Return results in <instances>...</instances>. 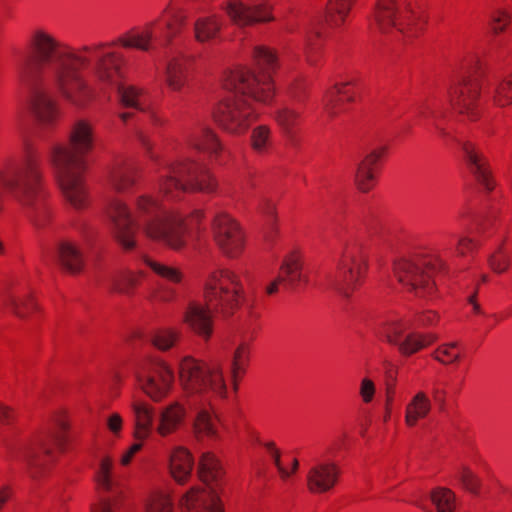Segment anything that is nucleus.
<instances>
[{
    "label": "nucleus",
    "mask_w": 512,
    "mask_h": 512,
    "mask_svg": "<svg viewBox=\"0 0 512 512\" xmlns=\"http://www.w3.org/2000/svg\"><path fill=\"white\" fill-rule=\"evenodd\" d=\"M31 57L28 74L30 110L41 126L57 117L56 95L82 107L91 98L88 71L101 89L115 87L125 107L143 110L142 90L120 82L123 57L109 43L97 42L72 47L44 28L34 29L27 40Z\"/></svg>",
    "instance_id": "f257e3e1"
},
{
    "label": "nucleus",
    "mask_w": 512,
    "mask_h": 512,
    "mask_svg": "<svg viewBox=\"0 0 512 512\" xmlns=\"http://www.w3.org/2000/svg\"><path fill=\"white\" fill-rule=\"evenodd\" d=\"M110 229L117 242L126 250L135 247L138 229L173 250L186 245V235L192 222H199L203 212L195 210L190 222L176 211L165 209L150 193H142L133 201V212L128 205L116 196H108L104 207Z\"/></svg>",
    "instance_id": "f03ea898"
},
{
    "label": "nucleus",
    "mask_w": 512,
    "mask_h": 512,
    "mask_svg": "<svg viewBox=\"0 0 512 512\" xmlns=\"http://www.w3.org/2000/svg\"><path fill=\"white\" fill-rule=\"evenodd\" d=\"M253 59L255 69L229 71L223 79L224 88L233 92L234 97L218 105L214 118L230 134L246 132L256 119L252 101L268 103L274 96L272 75L278 67L276 54L267 47L257 46Z\"/></svg>",
    "instance_id": "7ed1b4c3"
},
{
    "label": "nucleus",
    "mask_w": 512,
    "mask_h": 512,
    "mask_svg": "<svg viewBox=\"0 0 512 512\" xmlns=\"http://www.w3.org/2000/svg\"><path fill=\"white\" fill-rule=\"evenodd\" d=\"M181 387L189 397L188 405L196 410L194 431L198 438H216V419L206 408L212 398H225L227 385L221 361L217 358L203 361L184 356L178 364Z\"/></svg>",
    "instance_id": "20e7f679"
},
{
    "label": "nucleus",
    "mask_w": 512,
    "mask_h": 512,
    "mask_svg": "<svg viewBox=\"0 0 512 512\" xmlns=\"http://www.w3.org/2000/svg\"><path fill=\"white\" fill-rule=\"evenodd\" d=\"M92 147L91 126L85 121H78L71 130L69 145L54 144L48 154L65 200L77 210L88 205V192L83 178L84 157Z\"/></svg>",
    "instance_id": "39448f33"
},
{
    "label": "nucleus",
    "mask_w": 512,
    "mask_h": 512,
    "mask_svg": "<svg viewBox=\"0 0 512 512\" xmlns=\"http://www.w3.org/2000/svg\"><path fill=\"white\" fill-rule=\"evenodd\" d=\"M241 284L230 270H218L210 275L204 286L203 300L191 299L184 310V322L200 337L208 340L213 332L216 315L229 317L238 305Z\"/></svg>",
    "instance_id": "423d86ee"
},
{
    "label": "nucleus",
    "mask_w": 512,
    "mask_h": 512,
    "mask_svg": "<svg viewBox=\"0 0 512 512\" xmlns=\"http://www.w3.org/2000/svg\"><path fill=\"white\" fill-rule=\"evenodd\" d=\"M135 137L147 156L162 166L159 170V189L166 197L176 199L186 191L212 193L216 190V182L202 164L182 158L162 165L157 155L152 152L153 144L149 133L137 129Z\"/></svg>",
    "instance_id": "0eeeda50"
},
{
    "label": "nucleus",
    "mask_w": 512,
    "mask_h": 512,
    "mask_svg": "<svg viewBox=\"0 0 512 512\" xmlns=\"http://www.w3.org/2000/svg\"><path fill=\"white\" fill-rule=\"evenodd\" d=\"M444 267V262L436 254H413L394 263V274L407 292L418 297L433 294V276Z\"/></svg>",
    "instance_id": "6e6552de"
},
{
    "label": "nucleus",
    "mask_w": 512,
    "mask_h": 512,
    "mask_svg": "<svg viewBox=\"0 0 512 512\" xmlns=\"http://www.w3.org/2000/svg\"><path fill=\"white\" fill-rule=\"evenodd\" d=\"M198 473L207 488H192L183 496L181 505L188 511L223 512L217 491L222 471L213 454L207 452L202 455Z\"/></svg>",
    "instance_id": "1a4fd4ad"
},
{
    "label": "nucleus",
    "mask_w": 512,
    "mask_h": 512,
    "mask_svg": "<svg viewBox=\"0 0 512 512\" xmlns=\"http://www.w3.org/2000/svg\"><path fill=\"white\" fill-rule=\"evenodd\" d=\"M58 430L50 432L46 439L25 442L10 453V458L23 463L30 470L31 476L36 477L37 470L44 467L53 459L52 446L62 449L65 444L64 431L66 423L59 420Z\"/></svg>",
    "instance_id": "9d476101"
},
{
    "label": "nucleus",
    "mask_w": 512,
    "mask_h": 512,
    "mask_svg": "<svg viewBox=\"0 0 512 512\" xmlns=\"http://www.w3.org/2000/svg\"><path fill=\"white\" fill-rule=\"evenodd\" d=\"M365 270V261L358 248L348 247L342 254L337 273L329 279V285L340 296L348 299Z\"/></svg>",
    "instance_id": "9b49d317"
},
{
    "label": "nucleus",
    "mask_w": 512,
    "mask_h": 512,
    "mask_svg": "<svg viewBox=\"0 0 512 512\" xmlns=\"http://www.w3.org/2000/svg\"><path fill=\"white\" fill-rule=\"evenodd\" d=\"M482 77L481 72L462 76L450 87L448 92V101L452 108L472 120L479 115L478 99Z\"/></svg>",
    "instance_id": "f8f14e48"
},
{
    "label": "nucleus",
    "mask_w": 512,
    "mask_h": 512,
    "mask_svg": "<svg viewBox=\"0 0 512 512\" xmlns=\"http://www.w3.org/2000/svg\"><path fill=\"white\" fill-rule=\"evenodd\" d=\"M137 381L152 400L159 401L170 392L174 382V372L162 360H149L138 371Z\"/></svg>",
    "instance_id": "ddd939ff"
},
{
    "label": "nucleus",
    "mask_w": 512,
    "mask_h": 512,
    "mask_svg": "<svg viewBox=\"0 0 512 512\" xmlns=\"http://www.w3.org/2000/svg\"><path fill=\"white\" fill-rule=\"evenodd\" d=\"M221 9L230 21L240 28L268 23L275 19L272 6L262 0H226L222 3Z\"/></svg>",
    "instance_id": "4468645a"
},
{
    "label": "nucleus",
    "mask_w": 512,
    "mask_h": 512,
    "mask_svg": "<svg viewBox=\"0 0 512 512\" xmlns=\"http://www.w3.org/2000/svg\"><path fill=\"white\" fill-rule=\"evenodd\" d=\"M408 329L409 323L402 319L391 321L384 328V337L387 342L397 346L404 356H410L438 339L434 333H406Z\"/></svg>",
    "instance_id": "2eb2a0df"
},
{
    "label": "nucleus",
    "mask_w": 512,
    "mask_h": 512,
    "mask_svg": "<svg viewBox=\"0 0 512 512\" xmlns=\"http://www.w3.org/2000/svg\"><path fill=\"white\" fill-rule=\"evenodd\" d=\"M412 25L410 16L404 15L399 9L395 0H377L371 16V28L386 33L390 28L409 37L415 35L410 33L407 27Z\"/></svg>",
    "instance_id": "dca6fc26"
},
{
    "label": "nucleus",
    "mask_w": 512,
    "mask_h": 512,
    "mask_svg": "<svg viewBox=\"0 0 512 512\" xmlns=\"http://www.w3.org/2000/svg\"><path fill=\"white\" fill-rule=\"evenodd\" d=\"M214 239L228 256L238 255L244 247L243 232L238 223L228 214L218 213L212 223Z\"/></svg>",
    "instance_id": "f3484780"
},
{
    "label": "nucleus",
    "mask_w": 512,
    "mask_h": 512,
    "mask_svg": "<svg viewBox=\"0 0 512 512\" xmlns=\"http://www.w3.org/2000/svg\"><path fill=\"white\" fill-rule=\"evenodd\" d=\"M307 283L308 279L302 273L299 257L295 253H291L283 259L278 276L266 286V292L269 295L275 294L279 285L286 290L299 291Z\"/></svg>",
    "instance_id": "a211bd4d"
},
{
    "label": "nucleus",
    "mask_w": 512,
    "mask_h": 512,
    "mask_svg": "<svg viewBox=\"0 0 512 512\" xmlns=\"http://www.w3.org/2000/svg\"><path fill=\"white\" fill-rule=\"evenodd\" d=\"M455 140L464 152L470 173L485 191L491 192L495 187V182L486 157L472 143L458 139Z\"/></svg>",
    "instance_id": "6ab92c4d"
},
{
    "label": "nucleus",
    "mask_w": 512,
    "mask_h": 512,
    "mask_svg": "<svg viewBox=\"0 0 512 512\" xmlns=\"http://www.w3.org/2000/svg\"><path fill=\"white\" fill-rule=\"evenodd\" d=\"M340 476V469L332 461H318L307 473V487L311 493H326L334 488Z\"/></svg>",
    "instance_id": "aec40b11"
},
{
    "label": "nucleus",
    "mask_w": 512,
    "mask_h": 512,
    "mask_svg": "<svg viewBox=\"0 0 512 512\" xmlns=\"http://www.w3.org/2000/svg\"><path fill=\"white\" fill-rule=\"evenodd\" d=\"M354 0H330L327 5L326 15L323 22H319L311 30V35L306 39L309 49H313L314 43L312 37H321L326 28L337 29L341 27L351 9Z\"/></svg>",
    "instance_id": "412c9836"
},
{
    "label": "nucleus",
    "mask_w": 512,
    "mask_h": 512,
    "mask_svg": "<svg viewBox=\"0 0 512 512\" xmlns=\"http://www.w3.org/2000/svg\"><path fill=\"white\" fill-rule=\"evenodd\" d=\"M186 414L184 405L177 401L163 407L159 412L157 433L165 437L175 432L184 422Z\"/></svg>",
    "instance_id": "4be33fe9"
},
{
    "label": "nucleus",
    "mask_w": 512,
    "mask_h": 512,
    "mask_svg": "<svg viewBox=\"0 0 512 512\" xmlns=\"http://www.w3.org/2000/svg\"><path fill=\"white\" fill-rule=\"evenodd\" d=\"M56 259L64 270L79 273L84 266V256L79 246L70 240H62L56 248Z\"/></svg>",
    "instance_id": "5701e85b"
},
{
    "label": "nucleus",
    "mask_w": 512,
    "mask_h": 512,
    "mask_svg": "<svg viewBox=\"0 0 512 512\" xmlns=\"http://www.w3.org/2000/svg\"><path fill=\"white\" fill-rule=\"evenodd\" d=\"M385 153V148H378L367 154L362 161L357 164L355 173V183L362 192H368L375 183V174L373 167Z\"/></svg>",
    "instance_id": "b1692460"
},
{
    "label": "nucleus",
    "mask_w": 512,
    "mask_h": 512,
    "mask_svg": "<svg viewBox=\"0 0 512 512\" xmlns=\"http://www.w3.org/2000/svg\"><path fill=\"white\" fill-rule=\"evenodd\" d=\"M157 20L146 23L142 27H135L118 39V43L125 48H136L148 51L152 47L154 28Z\"/></svg>",
    "instance_id": "393cba45"
},
{
    "label": "nucleus",
    "mask_w": 512,
    "mask_h": 512,
    "mask_svg": "<svg viewBox=\"0 0 512 512\" xmlns=\"http://www.w3.org/2000/svg\"><path fill=\"white\" fill-rule=\"evenodd\" d=\"M109 182L114 191H127L136 182L134 165L126 160H117L110 170Z\"/></svg>",
    "instance_id": "a878e982"
},
{
    "label": "nucleus",
    "mask_w": 512,
    "mask_h": 512,
    "mask_svg": "<svg viewBox=\"0 0 512 512\" xmlns=\"http://www.w3.org/2000/svg\"><path fill=\"white\" fill-rule=\"evenodd\" d=\"M221 17L216 14L201 16L194 23V36L200 43L214 41L222 29Z\"/></svg>",
    "instance_id": "bb28decb"
},
{
    "label": "nucleus",
    "mask_w": 512,
    "mask_h": 512,
    "mask_svg": "<svg viewBox=\"0 0 512 512\" xmlns=\"http://www.w3.org/2000/svg\"><path fill=\"white\" fill-rule=\"evenodd\" d=\"M187 141L191 146L199 150H206L211 154H217L221 144L216 135L204 124H198L187 134Z\"/></svg>",
    "instance_id": "cd10ccee"
},
{
    "label": "nucleus",
    "mask_w": 512,
    "mask_h": 512,
    "mask_svg": "<svg viewBox=\"0 0 512 512\" xmlns=\"http://www.w3.org/2000/svg\"><path fill=\"white\" fill-rule=\"evenodd\" d=\"M194 460L188 450L176 448L170 456V472L178 483H184L191 475Z\"/></svg>",
    "instance_id": "c85d7f7f"
},
{
    "label": "nucleus",
    "mask_w": 512,
    "mask_h": 512,
    "mask_svg": "<svg viewBox=\"0 0 512 512\" xmlns=\"http://www.w3.org/2000/svg\"><path fill=\"white\" fill-rule=\"evenodd\" d=\"M132 409L135 419L134 436L138 441H142L146 439L152 431L153 409L148 404L141 401H135L132 404Z\"/></svg>",
    "instance_id": "c756f323"
},
{
    "label": "nucleus",
    "mask_w": 512,
    "mask_h": 512,
    "mask_svg": "<svg viewBox=\"0 0 512 512\" xmlns=\"http://www.w3.org/2000/svg\"><path fill=\"white\" fill-rule=\"evenodd\" d=\"M431 400L423 391L417 392L405 408V423L414 427L420 419L425 418L431 411Z\"/></svg>",
    "instance_id": "7c9ffc66"
},
{
    "label": "nucleus",
    "mask_w": 512,
    "mask_h": 512,
    "mask_svg": "<svg viewBox=\"0 0 512 512\" xmlns=\"http://www.w3.org/2000/svg\"><path fill=\"white\" fill-rule=\"evenodd\" d=\"M187 61L183 57L172 58L166 66V83L173 91H180L186 81Z\"/></svg>",
    "instance_id": "2f4dec72"
},
{
    "label": "nucleus",
    "mask_w": 512,
    "mask_h": 512,
    "mask_svg": "<svg viewBox=\"0 0 512 512\" xmlns=\"http://www.w3.org/2000/svg\"><path fill=\"white\" fill-rule=\"evenodd\" d=\"M299 118L300 113L287 106L278 109L275 113V120L293 145L296 143L295 128L299 122Z\"/></svg>",
    "instance_id": "473e14b6"
},
{
    "label": "nucleus",
    "mask_w": 512,
    "mask_h": 512,
    "mask_svg": "<svg viewBox=\"0 0 512 512\" xmlns=\"http://www.w3.org/2000/svg\"><path fill=\"white\" fill-rule=\"evenodd\" d=\"M488 93L499 107L512 104V73L490 84Z\"/></svg>",
    "instance_id": "72a5a7b5"
},
{
    "label": "nucleus",
    "mask_w": 512,
    "mask_h": 512,
    "mask_svg": "<svg viewBox=\"0 0 512 512\" xmlns=\"http://www.w3.org/2000/svg\"><path fill=\"white\" fill-rule=\"evenodd\" d=\"M349 85L350 82L337 84L325 94L323 98V106L329 115H333L335 113L334 107L337 102L353 101L354 96L347 88Z\"/></svg>",
    "instance_id": "f704fd0d"
},
{
    "label": "nucleus",
    "mask_w": 512,
    "mask_h": 512,
    "mask_svg": "<svg viewBox=\"0 0 512 512\" xmlns=\"http://www.w3.org/2000/svg\"><path fill=\"white\" fill-rule=\"evenodd\" d=\"M112 466L113 463L109 457L103 458L96 472V482L100 491L116 495L118 490L115 481L111 477Z\"/></svg>",
    "instance_id": "c9c22d12"
},
{
    "label": "nucleus",
    "mask_w": 512,
    "mask_h": 512,
    "mask_svg": "<svg viewBox=\"0 0 512 512\" xmlns=\"http://www.w3.org/2000/svg\"><path fill=\"white\" fill-rule=\"evenodd\" d=\"M146 264L157 276L169 283L177 284L183 279V273L177 266L152 259H146Z\"/></svg>",
    "instance_id": "e433bc0d"
},
{
    "label": "nucleus",
    "mask_w": 512,
    "mask_h": 512,
    "mask_svg": "<svg viewBox=\"0 0 512 512\" xmlns=\"http://www.w3.org/2000/svg\"><path fill=\"white\" fill-rule=\"evenodd\" d=\"M138 282L139 277L135 274H115L109 276L106 285L111 291L130 295Z\"/></svg>",
    "instance_id": "4c0bfd02"
},
{
    "label": "nucleus",
    "mask_w": 512,
    "mask_h": 512,
    "mask_svg": "<svg viewBox=\"0 0 512 512\" xmlns=\"http://www.w3.org/2000/svg\"><path fill=\"white\" fill-rule=\"evenodd\" d=\"M430 499L436 512H454L455 510V494L448 488H435L431 491Z\"/></svg>",
    "instance_id": "58836bf2"
},
{
    "label": "nucleus",
    "mask_w": 512,
    "mask_h": 512,
    "mask_svg": "<svg viewBox=\"0 0 512 512\" xmlns=\"http://www.w3.org/2000/svg\"><path fill=\"white\" fill-rule=\"evenodd\" d=\"M432 356L438 362L449 365L456 363L461 358V351L458 342H449L440 345L433 353Z\"/></svg>",
    "instance_id": "ea45409f"
},
{
    "label": "nucleus",
    "mask_w": 512,
    "mask_h": 512,
    "mask_svg": "<svg viewBox=\"0 0 512 512\" xmlns=\"http://www.w3.org/2000/svg\"><path fill=\"white\" fill-rule=\"evenodd\" d=\"M181 333L171 328L160 329L151 336L152 344L159 350L167 351L179 340Z\"/></svg>",
    "instance_id": "a19ab883"
},
{
    "label": "nucleus",
    "mask_w": 512,
    "mask_h": 512,
    "mask_svg": "<svg viewBox=\"0 0 512 512\" xmlns=\"http://www.w3.org/2000/svg\"><path fill=\"white\" fill-rule=\"evenodd\" d=\"M251 146L259 154L268 152L272 146L270 128L265 125L254 128L251 134Z\"/></svg>",
    "instance_id": "79ce46f5"
},
{
    "label": "nucleus",
    "mask_w": 512,
    "mask_h": 512,
    "mask_svg": "<svg viewBox=\"0 0 512 512\" xmlns=\"http://www.w3.org/2000/svg\"><path fill=\"white\" fill-rule=\"evenodd\" d=\"M258 210L263 216L266 224V235L268 240H271L276 233L275 219H276V206L275 203L267 198L260 200Z\"/></svg>",
    "instance_id": "37998d69"
},
{
    "label": "nucleus",
    "mask_w": 512,
    "mask_h": 512,
    "mask_svg": "<svg viewBox=\"0 0 512 512\" xmlns=\"http://www.w3.org/2000/svg\"><path fill=\"white\" fill-rule=\"evenodd\" d=\"M249 361V348L246 344L242 343L240 344L231 360H230V371L232 378L234 380V389H237V383L236 378L239 373H242L245 371V367L248 364Z\"/></svg>",
    "instance_id": "c03bdc74"
},
{
    "label": "nucleus",
    "mask_w": 512,
    "mask_h": 512,
    "mask_svg": "<svg viewBox=\"0 0 512 512\" xmlns=\"http://www.w3.org/2000/svg\"><path fill=\"white\" fill-rule=\"evenodd\" d=\"M7 304L11 307L12 312L19 318H26L30 312L37 309V304L30 298H16L10 296Z\"/></svg>",
    "instance_id": "a18cd8bd"
},
{
    "label": "nucleus",
    "mask_w": 512,
    "mask_h": 512,
    "mask_svg": "<svg viewBox=\"0 0 512 512\" xmlns=\"http://www.w3.org/2000/svg\"><path fill=\"white\" fill-rule=\"evenodd\" d=\"M146 512H172V503L166 495L155 494L148 500Z\"/></svg>",
    "instance_id": "49530a36"
},
{
    "label": "nucleus",
    "mask_w": 512,
    "mask_h": 512,
    "mask_svg": "<svg viewBox=\"0 0 512 512\" xmlns=\"http://www.w3.org/2000/svg\"><path fill=\"white\" fill-rule=\"evenodd\" d=\"M511 20L510 14L505 10H497L491 15L490 28L494 35L502 33L509 25Z\"/></svg>",
    "instance_id": "de8ad7c7"
},
{
    "label": "nucleus",
    "mask_w": 512,
    "mask_h": 512,
    "mask_svg": "<svg viewBox=\"0 0 512 512\" xmlns=\"http://www.w3.org/2000/svg\"><path fill=\"white\" fill-rule=\"evenodd\" d=\"M488 263L490 268L495 273H504L508 270L510 265V256L506 254L502 248H499L498 251L494 254H492L489 259Z\"/></svg>",
    "instance_id": "09e8293b"
},
{
    "label": "nucleus",
    "mask_w": 512,
    "mask_h": 512,
    "mask_svg": "<svg viewBox=\"0 0 512 512\" xmlns=\"http://www.w3.org/2000/svg\"><path fill=\"white\" fill-rule=\"evenodd\" d=\"M457 478L462 485L471 493H477L480 481L478 477L468 468L464 467L458 473Z\"/></svg>",
    "instance_id": "8fccbe9b"
},
{
    "label": "nucleus",
    "mask_w": 512,
    "mask_h": 512,
    "mask_svg": "<svg viewBox=\"0 0 512 512\" xmlns=\"http://www.w3.org/2000/svg\"><path fill=\"white\" fill-rule=\"evenodd\" d=\"M375 394V385L372 380L368 378H364L361 381L360 386V395L362 397L363 402L370 403Z\"/></svg>",
    "instance_id": "3c124183"
},
{
    "label": "nucleus",
    "mask_w": 512,
    "mask_h": 512,
    "mask_svg": "<svg viewBox=\"0 0 512 512\" xmlns=\"http://www.w3.org/2000/svg\"><path fill=\"white\" fill-rule=\"evenodd\" d=\"M260 444L266 449L276 468L282 465L281 452L273 441L260 442Z\"/></svg>",
    "instance_id": "603ef678"
},
{
    "label": "nucleus",
    "mask_w": 512,
    "mask_h": 512,
    "mask_svg": "<svg viewBox=\"0 0 512 512\" xmlns=\"http://www.w3.org/2000/svg\"><path fill=\"white\" fill-rule=\"evenodd\" d=\"M438 319L437 313L429 310L419 315L418 322L423 327H429L435 325Z\"/></svg>",
    "instance_id": "864d4df0"
},
{
    "label": "nucleus",
    "mask_w": 512,
    "mask_h": 512,
    "mask_svg": "<svg viewBox=\"0 0 512 512\" xmlns=\"http://www.w3.org/2000/svg\"><path fill=\"white\" fill-rule=\"evenodd\" d=\"M122 422L121 416L114 413L107 419V426L112 433L118 434L122 429Z\"/></svg>",
    "instance_id": "5fc2aeb1"
},
{
    "label": "nucleus",
    "mask_w": 512,
    "mask_h": 512,
    "mask_svg": "<svg viewBox=\"0 0 512 512\" xmlns=\"http://www.w3.org/2000/svg\"><path fill=\"white\" fill-rule=\"evenodd\" d=\"M92 512H115L112 499L101 497L99 503L92 507Z\"/></svg>",
    "instance_id": "6e6d98bb"
},
{
    "label": "nucleus",
    "mask_w": 512,
    "mask_h": 512,
    "mask_svg": "<svg viewBox=\"0 0 512 512\" xmlns=\"http://www.w3.org/2000/svg\"><path fill=\"white\" fill-rule=\"evenodd\" d=\"M476 247V243L468 238V237H462L458 241V253L460 255H465L467 252L472 251Z\"/></svg>",
    "instance_id": "4d7b16f0"
},
{
    "label": "nucleus",
    "mask_w": 512,
    "mask_h": 512,
    "mask_svg": "<svg viewBox=\"0 0 512 512\" xmlns=\"http://www.w3.org/2000/svg\"><path fill=\"white\" fill-rule=\"evenodd\" d=\"M142 447L141 442L134 443L121 457V464L127 465L130 463L132 457L136 452H138Z\"/></svg>",
    "instance_id": "13d9d810"
},
{
    "label": "nucleus",
    "mask_w": 512,
    "mask_h": 512,
    "mask_svg": "<svg viewBox=\"0 0 512 512\" xmlns=\"http://www.w3.org/2000/svg\"><path fill=\"white\" fill-rule=\"evenodd\" d=\"M393 394H394L393 387H387L386 405H385V416H384V421L385 422H387L388 419L390 418L391 403L393 401Z\"/></svg>",
    "instance_id": "bf43d9fd"
},
{
    "label": "nucleus",
    "mask_w": 512,
    "mask_h": 512,
    "mask_svg": "<svg viewBox=\"0 0 512 512\" xmlns=\"http://www.w3.org/2000/svg\"><path fill=\"white\" fill-rule=\"evenodd\" d=\"M432 394L434 400L439 404L440 409H443L445 406L446 391L435 387L433 388Z\"/></svg>",
    "instance_id": "052dcab7"
},
{
    "label": "nucleus",
    "mask_w": 512,
    "mask_h": 512,
    "mask_svg": "<svg viewBox=\"0 0 512 512\" xmlns=\"http://www.w3.org/2000/svg\"><path fill=\"white\" fill-rule=\"evenodd\" d=\"M418 115L421 117L429 115L432 117H438V113L426 103H423L418 107Z\"/></svg>",
    "instance_id": "680f3d73"
},
{
    "label": "nucleus",
    "mask_w": 512,
    "mask_h": 512,
    "mask_svg": "<svg viewBox=\"0 0 512 512\" xmlns=\"http://www.w3.org/2000/svg\"><path fill=\"white\" fill-rule=\"evenodd\" d=\"M12 412L0 403V423L9 424L12 420Z\"/></svg>",
    "instance_id": "e2e57ef3"
},
{
    "label": "nucleus",
    "mask_w": 512,
    "mask_h": 512,
    "mask_svg": "<svg viewBox=\"0 0 512 512\" xmlns=\"http://www.w3.org/2000/svg\"><path fill=\"white\" fill-rule=\"evenodd\" d=\"M11 489L8 486H4L0 489V509L11 497Z\"/></svg>",
    "instance_id": "0e129e2a"
},
{
    "label": "nucleus",
    "mask_w": 512,
    "mask_h": 512,
    "mask_svg": "<svg viewBox=\"0 0 512 512\" xmlns=\"http://www.w3.org/2000/svg\"><path fill=\"white\" fill-rule=\"evenodd\" d=\"M175 291L170 288H166L159 292L158 298L161 301H170L174 298Z\"/></svg>",
    "instance_id": "69168bd1"
},
{
    "label": "nucleus",
    "mask_w": 512,
    "mask_h": 512,
    "mask_svg": "<svg viewBox=\"0 0 512 512\" xmlns=\"http://www.w3.org/2000/svg\"><path fill=\"white\" fill-rule=\"evenodd\" d=\"M277 470L283 480H287L292 474L283 464L277 467Z\"/></svg>",
    "instance_id": "338daca9"
},
{
    "label": "nucleus",
    "mask_w": 512,
    "mask_h": 512,
    "mask_svg": "<svg viewBox=\"0 0 512 512\" xmlns=\"http://www.w3.org/2000/svg\"><path fill=\"white\" fill-rule=\"evenodd\" d=\"M299 468V462L296 458H293L291 461V473H295Z\"/></svg>",
    "instance_id": "774afa93"
}]
</instances>
